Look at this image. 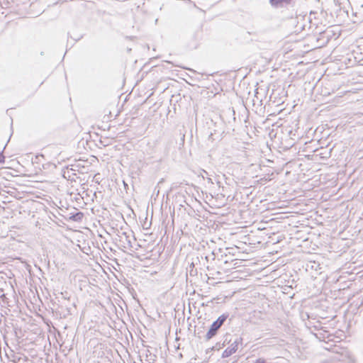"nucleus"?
Returning a JSON list of instances; mask_svg holds the SVG:
<instances>
[{"label":"nucleus","instance_id":"1","mask_svg":"<svg viewBox=\"0 0 363 363\" xmlns=\"http://www.w3.org/2000/svg\"><path fill=\"white\" fill-rule=\"evenodd\" d=\"M229 315L228 313H223L220 315L215 321H213L206 334L205 335L204 340L206 341H209L213 338L218 334L219 330L224 325Z\"/></svg>","mask_w":363,"mask_h":363},{"label":"nucleus","instance_id":"2","mask_svg":"<svg viewBox=\"0 0 363 363\" xmlns=\"http://www.w3.org/2000/svg\"><path fill=\"white\" fill-rule=\"evenodd\" d=\"M242 343V338L237 337L231 343V345L223 351L222 354V357L227 358L231 356L233 354L235 353L238 350L239 345H241Z\"/></svg>","mask_w":363,"mask_h":363},{"label":"nucleus","instance_id":"3","mask_svg":"<svg viewBox=\"0 0 363 363\" xmlns=\"http://www.w3.org/2000/svg\"><path fill=\"white\" fill-rule=\"evenodd\" d=\"M293 0H269L271 6L274 9H281L291 4Z\"/></svg>","mask_w":363,"mask_h":363},{"label":"nucleus","instance_id":"4","mask_svg":"<svg viewBox=\"0 0 363 363\" xmlns=\"http://www.w3.org/2000/svg\"><path fill=\"white\" fill-rule=\"evenodd\" d=\"M306 26H308V28H311V24H296L294 26L295 30H294V32L296 33V34L300 33L306 30Z\"/></svg>","mask_w":363,"mask_h":363},{"label":"nucleus","instance_id":"5","mask_svg":"<svg viewBox=\"0 0 363 363\" xmlns=\"http://www.w3.org/2000/svg\"><path fill=\"white\" fill-rule=\"evenodd\" d=\"M83 216H84L83 213L79 211L75 213H72L69 216V219H71L72 220H74V221H80V220H82Z\"/></svg>","mask_w":363,"mask_h":363},{"label":"nucleus","instance_id":"6","mask_svg":"<svg viewBox=\"0 0 363 363\" xmlns=\"http://www.w3.org/2000/svg\"><path fill=\"white\" fill-rule=\"evenodd\" d=\"M231 337L232 335L229 333H226L224 336H223V344H224V347L226 345H228L230 344L231 342H232V339H231Z\"/></svg>","mask_w":363,"mask_h":363},{"label":"nucleus","instance_id":"7","mask_svg":"<svg viewBox=\"0 0 363 363\" xmlns=\"http://www.w3.org/2000/svg\"><path fill=\"white\" fill-rule=\"evenodd\" d=\"M224 347V344H223L220 342H217L214 346L212 347H209V350H219L220 349L223 348Z\"/></svg>","mask_w":363,"mask_h":363},{"label":"nucleus","instance_id":"8","mask_svg":"<svg viewBox=\"0 0 363 363\" xmlns=\"http://www.w3.org/2000/svg\"><path fill=\"white\" fill-rule=\"evenodd\" d=\"M78 167H79L78 164H72L70 169H68L67 172H65L64 177H67L66 174H68V177L70 178L71 176L69 175V171H76L77 170L76 168Z\"/></svg>","mask_w":363,"mask_h":363},{"label":"nucleus","instance_id":"9","mask_svg":"<svg viewBox=\"0 0 363 363\" xmlns=\"http://www.w3.org/2000/svg\"><path fill=\"white\" fill-rule=\"evenodd\" d=\"M150 354H147V357H150L149 359V362L150 363L151 362H154L155 361V358H156V356L154 355V354H152L150 351L148 350L147 351Z\"/></svg>","mask_w":363,"mask_h":363},{"label":"nucleus","instance_id":"10","mask_svg":"<svg viewBox=\"0 0 363 363\" xmlns=\"http://www.w3.org/2000/svg\"><path fill=\"white\" fill-rule=\"evenodd\" d=\"M5 162V157L3 155V151L0 152V163L4 164Z\"/></svg>","mask_w":363,"mask_h":363},{"label":"nucleus","instance_id":"11","mask_svg":"<svg viewBox=\"0 0 363 363\" xmlns=\"http://www.w3.org/2000/svg\"><path fill=\"white\" fill-rule=\"evenodd\" d=\"M256 363H267L266 360L262 358L257 359Z\"/></svg>","mask_w":363,"mask_h":363},{"label":"nucleus","instance_id":"12","mask_svg":"<svg viewBox=\"0 0 363 363\" xmlns=\"http://www.w3.org/2000/svg\"><path fill=\"white\" fill-rule=\"evenodd\" d=\"M71 38H72L74 40H80L82 38V35H79V36H77V37H73L72 35H70Z\"/></svg>","mask_w":363,"mask_h":363},{"label":"nucleus","instance_id":"13","mask_svg":"<svg viewBox=\"0 0 363 363\" xmlns=\"http://www.w3.org/2000/svg\"><path fill=\"white\" fill-rule=\"evenodd\" d=\"M211 351H212V350H209V348H208V349H207V350H206V353H208L209 352H211Z\"/></svg>","mask_w":363,"mask_h":363},{"label":"nucleus","instance_id":"14","mask_svg":"<svg viewBox=\"0 0 363 363\" xmlns=\"http://www.w3.org/2000/svg\"><path fill=\"white\" fill-rule=\"evenodd\" d=\"M128 245L130 246L131 245V242L130 240L128 241Z\"/></svg>","mask_w":363,"mask_h":363},{"label":"nucleus","instance_id":"15","mask_svg":"<svg viewBox=\"0 0 363 363\" xmlns=\"http://www.w3.org/2000/svg\"><path fill=\"white\" fill-rule=\"evenodd\" d=\"M208 181H209L210 182L213 183V182H212L211 179H210V178H209V179H208Z\"/></svg>","mask_w":363,"mask_h":363},{"label":"nucleus","instance_id":"16","mask_svg":"<svg viewBox=\"0 0 363 363\" xmlns=\"http://www.w3.org/2000/svg\"><path fill=\"white\" fill-rule=\"evenodd\" d=\"M123 235H126L125 233H123ZM126 239L128 238V236H125Z\"/></svg>","mask_w":363,"mask_h":363},{"label":"nucleus","instance_id":"17","mask_svg":"<svg viewBox=\"0 0 363 363\" xmlns=\"http://www.w3.org/2000/svg\"><path fill=\"white\" fill-rule=\"evenodd\" d=\"M362 194L363 195V191L362 192Z\"/></svg>","mask_w":363,"mask_h":363}]
</instances>
